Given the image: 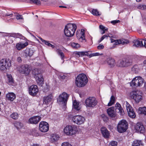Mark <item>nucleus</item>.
I'll return each instance as SVG.
<instances>
[{"label":"nucleus","mask_w":146,"mask_h":146,"mask_svg":"<svg viewBox=\"0 0 146 146\" xmlns=\"http://www.w3.org/2000/svg\"><path fill=\"white\" fill-rule=\"evenodd\" d=\"M88 80L86 75L84 74H81L77 76L75 83L78 87H83L87 84Z\"/></svg>","instance_id":"obj_1"},{"label":"nucleus","mask_w":146,"mask_h":146,"mask_svg":"<svg viewBox=\"0 0 146 146\" xmlns=\"http://www.w3.org/2000/svg\"><path fill=\"white\" fill-rule=\"evenodd\" d=\"M132 62L131 59L123 58L118 60L116 63V65L119 67H125L131 65Z\"/></svg>","instance_id":"obj_2"},{"label":"nucleus","mask_w":146,"mask_h":146,"mask_svg":"<svg viewBox=\"0 0 146 146\" xmlns=\"http://www.w3.org/2000/svg\"><path fill=\"white\" fill-rule=\"evenodd\" d=\"M144 82V79L141 77L137 76L132 80L130 85L135 87H141L143 85Z\"/></svg>","instance_id":"obj_3"},{"label":"nucleus","mask_w":146,"mask_h":146,"mask_svg":"<svg viewBox=\"0 0 146 146\" xmlns=\"http://www.w3.org/2000/svg\"><path fill=\"white\" fill-rule=\"evenodd\" d=\"M98 101L94 97H90L85 100V104L87 107H94L98 104Z\"/></svg>","instance_id":"obj_4"},{"label":"nucleus","mask_w":146,"mask_h":146,"mask_svg":"<svg viewBox=\"0 0 146 146\" xmlns=\"http://www.w3.org/2000/svg\"><path fill=\"white\" fill-rule=\"evenodd\" d=\"M128 128V124L127 121L124 120L121 121L117 126L118 131L120 133L125 132Z\"/></svg>","instance_id":"obj_5"},{"label":"nucleus","mask_w":146,"mask_h":146,"mask_svg":"<svg viewBox=\"0 0 146 146\" xmlns=\"http://www.w3.org/2000/svg\"><path fill=\"white\" fill-rule=\"evenodd\" d=\"M11 60L9 58L3 59L0 61V69L4 70L11 65Z\"/></svg>","instance_id":"obj_6"},{"label":"nucleus","mask_w":146,"mask_h":146,"mask_svg":"<svg viewBox=\"0 0 146 146\" xmlns=\"http://www.w3.org/2000/svg\"><path fill=\"white\" fill-rule=\"evenodd\" d=\"M69 96V95L66 93L64 92L59 96L58 102L60 103V104H63L64 106H66Z\"/></svg>","instance_id":"obj_7"},{"label":"nucleus","mask_w":146,"mask_h":146,"mask_svg":"<svg viewBox=\"0 0 146 146\" xmlns=\"http://www.w3.org/2000/svg\"><path fill=\"white\" fill-rule=\"evenodd\" d=\"M18 70L20 73L26 76L28 75L30 72L29 66L26 64L20 66L18 69Z\"/></svg>","instance_id":"obj_8"},{"label":"nucleus","mask_w":146,"mask_h":146,"mask_svg":"<svg viewBox=\"0 0 146 146\" xmlns=\"http://www.w3.org/2000/svg\"><path fill=\"white\" fill-rule=\"evenodd\" d=\"M139 92L138 91H133L131 93V98L134 99L136 103H138L142 100V96L139 94Z\"/></svg>","instance_id":"obj_9"},{"label":"nucleus","mask_w":146,"mask_h":146,"mask_svg":"<svg viewBox=\"0 0 146 146\" xmlns=\"http://www.w3.org/2000/svg\"><path fill=\"white\" fill-rule=\"evenodd\" d=\"M84 34V30L83 29H81V31L80 30L77 31L76 36L80 41L82 42H83L84 41H86Z\"/></svg>","instance_id":"obj_10"},{"label":"nucleus","mask_w":146,"mask_h":146,"mask_svg":"<svg viewBox=\"0 0 146 146\" xmlns=\"http://www.w3.org/2000/svg\"><path fill=\"white\" fill-rule=\"evenodd\" d=\"M39 129L41 132H45L49 130L48 123L45 121H41L39 125Z\"/></svg>","instance_id":"obj_11"},{"label":"nucleus","mask_w":146,"mask_h":146,"mask_svg":"<svg viewBox=\"0 0 146 146\" xmlns=\"http://www.w3.org/2000/svg\"><path fill=\"white\" fill-rule=\"evenodd\" d=\"M85 120V118L80 115L74 116V122L79 125L83 124Z\"/></svg>","instance_id":"obj_12"},{"label":"nucleus","mask_w":146,"mask_h":146,"mask_svg":"<svg viewBox=\"0 0 146 146\" xmlns=\"http://www.w3.org/2000/svg\"><path fill=\"white\" fill-rule=\"evenodd\" d=\"M37 86L35 85H33L31 86L29 88V93L32 96H35L38 92Z\"/></svg>","instance_id":"obj_13"},{"label":"nucleus","mask_w":146,"mask_h":146,"mask_svg":"<svg viewBox=\"0 0 146 146\" xmlns=\"http://www.w3.org/2000/svg\"><path fill=\"white\" fill-rule=\"evenodd\" d=\"M111 41V42H115L114 44L118 45L121 44L122 45H125L129 43V41L128 40L124 39H120L119 40H115L111 38L110 39Z\"/></svg>","instance_id":"obj_14"},{"label":"nucleus","mask_w":146,"mask_h":146,"mask_svg":"<svg viewBox=\"0 0 146 146\" xmlns=\"http://www.w3.org/2000/svg\"><path fill=\"white\" fill-rule=\"evenodd\" d=\"M133 46L136 47L145 46L146 48V40H143L142 41H139L137 40H134L133 41Z\"/></svg>","instance_id":"obj_15"},{"label":"nucleus","mask_w":146,"mask_h":146,"mask_svg":"<svg viewBox=\"0 0 146 146\" xmlns=\"http://www.w3.org/2000/svg\"><path fill=\"white\" fill-rule=\"evenodd\" d=\"M73 24H67L65 27L64 32L65 35L66 36H69L70 35V34L69 33H68V32H70V30L73 31Z\"/></svg>","instance_id":"obj_16"},{"label":"nucleus","mask_w":146,"mask_h":146,"mask_svg":"<svg viewBox=\"0 0 146 146\" xmlns=\"http://www.w3.org/2000/svg\"><path fill=\"white\" fill-rule=\"evenodd\" d=\"M135 129L137 132L140 133H143L145 131V129L144 126L142 123H137Z\"/></svg>","instance_id":"obj_17"},{"label":"nucleus","mask_w":146,"mask_h":146,"mask_svg":"<svg viewBox=\"0 0 146 146\" xmlns=\"http://www.w3.org/2000/svg\"><path fill=\"white\" fill-rule=\"evenodd\" d=\"M64 133L67 135H72L73 134V127L70 125L66 126L64 129Z\"/></svg>","instance_id":"obj_18"},{"label":"nucleus","mask_w":146,"mask_h":146,"mask_svg":"<svg viewBox=\"0 0 146 146\" xmlns=\"http://www.w3.org/2000/svg\"><path fill=\"white\" fill-rule=\"evenodd\" d=\"M41 117L38 116H35L30 118L29 122V123L33 124L37 123L40 120Z\"/></svg>","instance_id":"obj_19"},{"label":"nucleus","mask_w":146,"mask_h":146,"mask_svg":"<svg viewBox=\"0 0 146 146\" xmlns=\"http://www.w3.org/2000/svg\"><path fill=\"white\" fill-rule=\"evenodd\" d=\"M114 108L113 107H111L107 110V111L109 116L111 117H115L116 115V112L114 110Z\"/></svg>","instance_id":"obj_20"},{"label":"nucleus","mask_w":146,"mask_h":146,"mask_svg":"<svg viewBox=\"0 0 146 146\" xmlns=\"http://www.w3.org/2000/svg\"><path fill=\"white\" fill-rule=\"evenodd\" d=\"M53 98V96L52 94L44 97L43 98V104H49L52 100Z\"/></svg>","instance_id":"obj_21"},{"label":"nucleus","mask_w":146,"mask_h":146,"mask_svg":"<svg viewBox=\"0 0 146 146\" xmlns=\"http://www.w3.org/2000/svg\"><path fill=\"white\" fill-rule=\"evenodd\" d=\"M29 44L27 42H26L25 43L19 42L16 44V48L17 50H19L26 47Z\"/></svg>","instance_id":"obj_22"},{"label":"nucleus","mask_w":146,"mask_h":146,"mask_svg":"<svg viewBox=\"0 0 146 146\" xmlns=\"http://www.w3.org/2000/svg\"><path fill=\"white\" fill-rule=\"evenodd\" d=\"M89 54L88 52H74V55L77 58H79L80 56H88Z\"/></svg>","instance_id":"obj_23"},{"label":"nucleus","mask_w":146,"mask_h":146,"mask_svg":"<svg viewBox=\"0 0 146 146\" xmlns=\"http://www.w3.org/2000/svg\"><path fill=\"white\" fill-rule=\"evenodd\" d=\"M33 50L28 48H26L24 52L23 56L25 57L28 56L31 57L33 55Z\"/></svg>","instance_id":"obj_24"},{"label":"nucleus","mask_w":146,"mask_h":146,"mask_svg":"<svg viewBox=\"0 0 146 146\" xmlns=\"http://www.w3.org/2000/svg\"><path fill=\"white\" fill-rule=\"evenodd\" d=\"M101 131L104 137L106 138L109 137L110 133L106 127H102L101 128Z\"/></svg>","instance_id":"obj_25"},{"label":"nucleus","mask_w":146,"mask_h":146,"mask_svg":"<svg viewBox=\"0 0 146 146\" xmlns=\"http://www.w3.org/2000/svg\"><path fill=\"white\" fill-rule=\"evenodd\" d=\"M106 61L108 64L111 67L114 66L115 64V60L111 57H108L106 60Z\"/></svg>","instance_id":"obj_26"},{"label":"nucleus","mask_w":146,"mask_h":146,"mask_svg":"<svg viewBox=\"0 0 146 146\" xmlns=\"http://www.w3.org/2000/svg\"><path fill=\"white\" fill-rule=\"evenodd\" d=\"M115 107L116 108L115 109L116 112L119 113L121 115H122L123 113V110L120 104L119 103L117 102Z\"/></svg>","instance_id":"obj_27"},{"label":"nucleus","mask_w":146,"mask_h":146,"mask_svg":"<svg viewBox=\"0 0 146 146\" xmlns=\"http://www.w3.org/2000/svg\"><path fill=\"white\" fill-rule=\"evenodd\" d=\"M6 98L8 100L13 101L16 98V95L13 92L9 93L6 95Z\"/></svg>","instance_id":"obj_28"},{"label":"nucleus","mask_w":146,"mask_h":146,"mask_svg":"<svg viewBox=\"0 0 146 146\" xmlns=\"http://www.w3.org/2000/svg\"><path fill=\"white\" fill-rule=\"evenodd\" d=\"M36 80V81L38 83H42L43 81V79L42 74L36 76H34Z\"/></svg>","instance_id":"obj_29"},{"label":"nucleus","mask_w":146,"mask_h":146,"mask_svg":"<svg viewBox=\"0 0 146 146\" xmlns=\"http://www.w3.org/2000/svg\"><path fill=\"white\" fill-rule=\"evenodd\" d=\"M74 109H75L76 111H78L80 109V107L79 105V102H77L76 100L74 101Z\"/></svg>","instance_id":"obj_30"},{"label":"nucleus","mask_w":146,"mask_h":146,"mask_svg":"<svg viewBox=\"0 0 146 146\" xmlns=\"http://www.w3.org/2000/svg\"><path fill=\"white\" fill-rule=\"evenodd\" d=\"M14 124L15 126L18 130L21 128L23 126V123L19 121H15L14 123Z\"/></svg>","instance_id":"obj_31"},{"label":"nucleus","mask_w":146,"mask_h":146,"mask_svg":"<svg viewBox=\"0 0 146 146\" xmlns=\"http://www.w3.org/2000/svg\"><path fill=\"white\" fill-rule=\"evenodd\" d=\"M132 146H143L141 141L135 140L132 144Z\"/></svg>","instance_id":"obj_32"},{"label":"nucleus","mask_w":146,"mask_h":146,"mask_svg":"<svg viewBox=\"0 0 146 146\" xmlns=\"http://www.w3.org/2000/svg\"><path fill=\"white\" fill-rule=\"evenodd\" d=\"M32 73L34 75V76H36L39 74H41L40 70L37 68L33 69V70Z\"/></svg>","instance_id":"obj_33"},{"label":"nucleus","mask_w":146,"mask_h":146,"mask_svg":"<svg viewBox=\"0 0 146 146\" xmlns=\"http://www.w3.org/2000/svg\"><path fill=\"white\" fill-rule=\"evenodd\" d=\"M128 111H128L127 112L129 116L131 118H135L136 116V115L133 110H132V111L131 110Z\"/></svg>","instance_id":"obj_34"},{"label":"nucleus","mask_w":146,"mask_h":146,"mask_svg":"<svg viewBox=\"0 0 146 146\" xmlns=\"http://www.w3.org/2000/svg\"><path fill=\"white\" fill-rule=\"evenodd\" d=\"M139 111L140 113L144 114L146 115V108H139Z\"/></svg>","instance_id":"obj_35"},{"label":"nucleus","mask_w":146,"mask_h":146,"mask_svg":"<svg viewBox=\"0 0 146 146\" xmlns=\"http://www.w3.org/2000/svg\"><path fill=\"white\" fill-rule=\"evenodd\" d=\"M139 68L138 66L137 65H134L132 68V70L135 73H138Z\"/></svg>","instance_id":"obj_36"},{"label":"nucleus","mask_w":146,"mask_h":146,"mask_svg":"<svg viewBox=\"0 0 146 146\" xmlns=\"http://www.w3.org/2000/svg\"><path fill=\"white\" fill-rule=\"evenodd\" d=\"M115 102V98L113 96H112L110 98V102L108 104V106H111Z\"/></svg>","instance_id":"obj_37"},{"label":"nucleus","mask_w":146,"mask_h":146,"mask_svg":"<svg viewBox=\"0 0 146 146\" xmlns=\"http://www.w3.org/2000/svg\"><path fill=\"white\" fill-rule=\"evenodd\" d=\"M81 130L79 129L78 126H74V134L76 133H81Z\"/></svg>","instance_id":"obj_38"},{"label":"nucleus","mask_w":146,"mask_h":146,"mask_svg":"<svg viewBox=\"0 0 146 146\" xmlns=\"http://www.w3.org/2000/svg\"><path fill=\"white\" fill-rule=\"evenodd\" d=\"M92 13L93 15L96 16H100L101 15L98 10L96 9H93L92 11Z\"/></svg>","instance_id":"obj_39"},{"label":"nucleus","mask_w":146,"mask_h":146,"mask_svg":"<svg viewBox=\"0 0 146 146\" xmlns=\"http://www.w3.org/2000/svg\"><path fill=\"white\" fill-rule=\"evenodd\" d=\"M56 51L58 54V55L60 56L62 59L63 60V58L64 57V53L62 52L61 50L59 49H57Z\"/></svg>","instance_id":"obj_40"},{"label":"nucleus","mask_w":146,"mask_h":146,"mask_svg":"<svg viewBox=\"0 0 146 146\" xmlns=\"http://www.w3.org/2000/svg\"><path fill=\"white\" fill-rule=\"evenodd\" d=\"M7 76L8 79V83L9 84L12 85L13 83V80L11 75H8L7 74Z\"/></svg>","instance_id":"obj_41"},{"label":"nucleus","mask_w":146,"mask_h":146,"mask_svg":"<svg viewBox=\"0 0 146 146\" xmlns=\"http://www.w3.org/2000/svg\"><path fill=\"white\" fill-rule=\"evenodd\" d=\"M10 117L14 119H17L18 118L19 115L17 113H13L11 115Z\"/></svg>","instance_id":"obj_42"},{"label":"nucleus","mask_w":146,"mask_h":146,"mask_svg":"<svg viewBox=\"0 0 146 146\" xmlns=\"http://www.w3.org/2000/svg\"><path fill=\"white\" fill-rule=\"evenodd\" d=\"M126 109L128 111L132 110H133L131 106L129 104V103L127 101L126 102Z\"/></svg>","instance_id":"obj_43"},{"label":"nucleus","mask_w":146,"mask_h":146,"mask_svg":"<svg viewBox=\"0 0 146 146\" xmlns=\"http://www.w3.org/2000/svg\"><path fill=\"white\" fill-rule=\"evenodd\" d=\"M108 37H113L112 36H110L109 35H104L100 39V40L98 41V43H100L104 39L107 38Z\"/></svg>","instance_id":"obj_44"},{"label":"nucleus","mask_w":146,"mask_h":146,"mask_svg":"<svg viewBox=\"0 0 146 146\" xmlns=\"http://www.w3.org/2000/svg\"><path fill=\"white\" fill-rule=\"evenodd\" d=\"M13 38L9 36L8 38L7 42L9 44H12L13 42Z\"/></svg>","instance_id":"obj_45"},{"label":"nucleus","mask_w":146,"mask_h":146,"mask_svg":"<svg viewBox=\"0 0 146 146\" xmlns=\"http://www.w3.org/2000/svg\"><path fill=\"white\" fill-rule=\"evenodd\" d=\"M117 143L115 141H112L110 143L109 146H117Z\"/></svg>","instance_id":"obj_46"},{"label":"nucleus","mask_w":146,"mask_h":146,"mask_svg":"<svg viewBox=\"0 0 146 146\" xmlns=\"http://www.w3.org/2000/svg\"><path fill=\"white\" fill-rule=\"evenodd\" d=\"M138 8L141 10L146 9V5H140L138 7Z\"/></svg>","instance_id":"obj_47"},{"label":"nucleus","mask_w":146,"mask_h":146,"mask_svg":"<svg viewBox=\"0 0 146 146\" xmlns=\"http://www.w3.org/2000/svg\"><path fill=\"white\" fill-rule=\"evenodd\" d=\"M80 47V46L79 44L74 42V48L77 49Z\"/></svg>","instance_id":"obj_48"},{"label":"nucleus","mask_w":146,"mask_h":146,"mask_svg":"<svg viewBox=\"0 0 146 146\" xmlns=\"http://www.w3.org/2000/svg\"><path fill=\"white\" fill-rule=\"evenodd\" d=\"M61 146H72V145L69 143L66 142L62 143Z\"/></svg>","instance_id":"obj_49"},{"label":"nucleus","mask_w":146,"mask_h":146,"mask_svg":"<svg viewBox=\"0 0 146 146\" xmlns=\"http://www.w3.org/2000/svg\"><path fill=\"white\" fill-rule=\"evenodd\" d=\"M31 1L32 3H36L37 4H38L40 3V1L38 0H30Z\"/></svg>","instance_id":"obj_50"},{"label":"nucleus","mask_w":146,"mask_h":146,"mask_svg":"<svg viewBox=\"0 0 146 146\" xmlns=\"http://www.w3.org/2000/svg\"><path fill=\"white\" fill-rule=\"evenodd\" d=\"M58 135L57 136H55L54 135L52 137V139L54 141H56L58 140Z\"/></svg>","instance_id":"obj_51"},{"label":"nucleus","mask_w":146,"mask_h":146,"mask_svg":"<svg viewBox=\"0 0 146 146\" xmlns=\"http://www.w3.org/2000/svg\"><path fill=\"white\" fill-rule=\"evenodd\" d=\"M120 22V21L119 20H113L111 21V23L113 25H115L116 23H119Z\"/></svg>","instance_id":"obj_52"},{"label":"nucleus","mask_w":146,"mask_h":146,"mask_svg":"<svg viewBox=\"0 0 146 146\" xmlns=\"http://www.w3.org/2000/svg\"><path fill=\"white\" fill-rule=\"evenodd\" d=\"M16 35L18 36H19V38H21L23 39H24L23 38H25V37L21 34H20L19 33H17L16 34Z\"/></svg>","instance_id":"obj_53"},{"label":"nucleus","mask_w":146,"mask_h":146,"mask_svg":"<svg viewBox=\"0 0 146 146\" xmlns=\"http://www.w3.org/2000/svg\"><path fill=\"white\" fill-rule=\"evenodd\" d=\"M16 18L17 20L23 19L22 16L20 15H17L16 16Z\"/></svg>","instance_id":"obj_54"},{"label":"nucleus","mask_w":146,"mask_h":146,"mask_svg":"<svg viewBox=\"0 0 146 146\" xmlns=\"http://www.w3.org/2000/svg\"><path fill=\"white\" fill-rule=\"evenodd\" d=\"M104 46L103 45H101V44H100L99 46H98V49H102L104 48Z\"/></svg>","instance_id":"obj_55"},{"label":"nucleus","mask_w":146,"mask_h":146,"mask_svg":"<svg viewBox=\"0 0 146 146\" xmlns=\"http://www.w3.org/2000/svg\"><path fill=\"white\" fill-rule=\"evenodd\" d=\"M92 55H93V56H99V55H103V54L101 53V54H100L99 53L97 52V53H93L92 54Z\"/></svg>","instance_id":"obj_56"},{"label":"nucleus","mask_w":146,"mask_h":146,"mask_svg":"<svg viewBox=\"0 0 146 146\" xmlns=\"http://www.w3.org/2000/svg\"><path fill=\"white\" fill-rule=\"evenodd\" d=\"M10 36L12 38L13 37L14 38L15 37L16 38H19V36H18L16 34H11Z\"/></svg>","instance_id":"obj_57"},{"label":"nucleus","mask_w":146,"mask_h":146,"mask_svg":"<svg viewBox=\"0 0 146 146\" xmlns=\"http://www.w3.org/2000/svg\"><path fill=\"white\" fill-rule=\"evenodd\" d=\"M17 61L21 63L22 61V59L21 57H18L17 58Z\"/></svg>","instance_id":"obj_58"},{"label":"nucleus","mask_w":146,"mask_h":146,"mask_svg":"<svg viewBox=\"0 0 146 146\" xmlns=\"http://www.w3.org/2000/svg\"><path fill=\"white\" fill-rule=\"evenodd\" d=\"M66 77V76L63 74H61L60 76V78L63 79H65Z\"/></svg>","instance_id":"obj_59"},{"label":"nucleus","mask_w":146,"mask_h":146,"mask_svg":"<svg viewBox=\"0 0 146 146\" xmlns=\"http://www.w3.org/2000/svg\"><path fill=\"white\" fill-rule=\"evenodd\" d=\"M99 28L100 29L103 30L105 29V27L102 25H100L99 26Z\"/></svg>","instance_id":"obj_60"},{"label":"nucleus","mask_w":146,"mask_h":146,"mask_svg":"<svg viewBox=\"0 0 146 146\" xmlns=\"http://www.w3.org/2000/svg\"><path fill=\"white\" fill-rule=\"evenodd\" d=\"M76 28H77L76 25L74 23V35L75 31V30H76Z\"/></svg>","instance_id":"obj_61"},{"label":"nucleus","mask_w":146,"mask_h":146,"mask_svg":"<svg viewBox=\"0 0 146 146\" xmlns=\"http://www.w3.org/2000/svg\"><path fill=\"white\" fill-rule=\"evenodd\" d=\"M49 41H47L46 40L45 41V42H44V44L48 46H49V44H50V43H49Z\"/></svg>","instance_id":"obj_62"},{"label":"nucleus","mask_w":146,"mask_h":146,"mask_svg":"<svg viewBox=\"0 0 146 146\" xmlns=\"http://www.w3.org/2000/svg\"><path fill=\"white\" fill-rule=\"evenodd\" d=\"M108 30L107 29H104V30H102L103 32L102 33V34H104L105 33L106 31H107Z\"/></svg>","instance_id":"obj_63"},{"label":"nucleus","mask_w":146,"mask_h":146,"mask_svg":"<svg viewBox=\"0 0 146 146\" xmlns=\"http://www.w3.org/2000/svg\"><path fill=\"white\" fill-rule=\"evenodd\" d=\"M51 46V47L53 48H54L55 47V46H54V45L50 43L49 44V46Z\"/></svg>","instance_id":"obj_64"}]
</instances>
